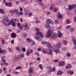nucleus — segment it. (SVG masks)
Wrapping results in <instances>:
<instances>
[{
	"instance_id": "nucleus-21",
	"label": "nucleus",
	"mask_w": 76,
	"mask_h": 76,
	"mask_svg": "<svg viewBox=\"0 0 76 76\" xmlns=\"http://www.w3.org/2000/svg\"><path fill=\"white\" fill-rule=\"evenodd\" d=\"M63 72L62 71H59L57 72V74H58L59 75H61L63 74Z\"/></svg>"
},
{
	"instance_id": "nucleus-56",
	"label": "nucleus",
	"mask_w": 76,
	"mask_h": 76,
	"mask_svg": "<svg viewBox=\"0 0 76 76\" xmlns=\"http://www.w3.org/2000/svg\"><path fill=\"white\" fill-rule=\"evenodd\" d=\"M5 5L6 6H8L9 5V3L7 2H6L5 3Z\"/></svg>"
},
{
	"instance_id": "nucleus-27",
	"label": "nucleus",
	"mask_w": 76,
	"mask_h": 76,
	"mask_svg": "<svg viewBox=\"0 0 76 76\" xmlns=\"http://www.w3.org/2000/svg\"><path fill=\"white\" fill-rule=\"evenodd\" d=\"M54 9V5L53 4H51V7L50 8V10H53Z\"/></svg>"
},
{
	"instance_id": "nucleus-62",
	"label": "nucleus",
	"mask_w": 76,
	"mask_h": 76,
	"mask_svg": "<svg viewBox=\"0 0 76 76\" xmlns=\"http://www.w3.org/2000/svg\"><path fill=\"white\" fill-rule=\"evenodd\" d=\"M58 37H60L61 38V36H60L59 35V34H58Z\"/></svg>"
},
{
	"instance_id": "nucleus-36",
	"label": "nucleus",
	"mask_w": 76,
	"mask_h": 76,
	"mask_svg": "<svg viewBox=\"0 0 76 76\" xmlns=\"http://www.w3.org/2000/svg\"><path fill=\"white\" fill-rule=\"evenodd\" d=\"M71 27V26L69 25V26H68L66 27V29H69Z\"/></svg>"
},
{
	"instance_id": "nucleus-50",
	"label": "nucleus",
	"mask_w": 76,
	"mask_h": 76,
	"mask_svg": "<svg viewBox=\"0 0 76 76\" xmlns=\"http://www.w3.org/2000/svg\"><path fill=\"white\" fill-rule=\"evenodd\" d=\"M13 74H19V72L17 71L14 72H13Z\"/></svg>"
},
{
	"instance_id": "nucleus-63",
	"label": "nucleus",
	"mask_w": 76,
	"mask_h": 76,
	"mask_svg": "<svg viewBox=\"0 0 76 76\" xmlns=\"http://www.w3.org/2000/svg\"><path fill=\"white\" fill-rule=\"evenodd\" d=\"M26 40H27V41H28V42H29V40H30V39H29V38H27V39H26Z\"/></svg>"
},
{
	"instance_id": "nucleus-52",
	"label": "nucleus",
	"mask_w": 76,
	"mask_h": 76,
	"mask_svg": "<svg viewBox=\"0 0 76 76\" xmlns=\"http://www.w3.org/2000/svg\"><path fill=\"white\" fill-rule=\"evenodd\" d=\"M54 11L55 12H57V8H56V7L54 8Z\"/></svg>"
},
{
	"instance_id": "nucleus-25",
	"label": "nucleus",
	"mask_w": 76,
	"mask_h": 76,
	"mask_svg": "<svg viewBox=\"0 0 76 76\" xmlns=\"http://www.w3.org/2000/svg\"><path fill=\"white\" fill-rule=\"evenodd\" d=\"M51 72H52L51 70H48L47 71L46 74L48 75H50V73H51Z\"/></svg>"
},
{
	"instance_id": "nucleus-15",
	"label": "nucleus",
	"mask_w": 76,
	"mask_h": 76,
	"mask_svg": "<svg viewBox=\"0 0 76 76\" xmlns=\"http://www.w3.org/2000/svg\"><path fill=\"white\" fill-rule=\"evenodd\" d=\"M4 64L7 66H9V64L8 63H7V62H4L3 63L1 64V65L2 66H4Z\"/></svg>"
},
{
	"instance_id": "nucleus-5",
	"label": "nucleus",
	"mask_w": 76,
	"mask_h": 76,
	"mask_svg": "<svg viewBox=\"0 0 76 76\" xmlns=\"http://www.w3.org/2000/svg\"><path fill=\"white\" fill-rule=\"evenodd\" d=\"M16 22H14V21L12 20H11L10 22L8 23V26H10V25H11L12 26H14V27H15V26H16Z\"/></svg>"
},
{
	"instance_id": "nucleus-33",
	"label": "nucleus",
	"mask_w": 76,
	"mask_h": 76,
	"mask_svg": "<svg viewBox=\"0 0 76 76\" xmlns=\"http://www.w3.org/2000/svg\"><path fill=\"white\" fill-rule=\"evenodd\" d=\"M6 67H4L3 68V70L4 71V73H6V72H7V71L6 70Z\"/></svg>"
},
{
	"instance_id": "nucleus-42",
	"label": "nucleus",
	"mask_w": 76,
	"mask_h": 76,
	"mask_svg": "<svg viewBox=\"0 0 76 76\" xmlns=\"http://www.w3.org/2000/svg\"><path fill=\"white\" fill-rule=\"evenodd\" d=\"M22 51H23V52H25L26 51V49L25 48H23L22 49Z\"/></svg>"
},
{
	"instance_id": "nucleus-39",
	"label": "nucleus",
	"mask_w": 76,
	"mask_h": 76,
	"mask_svg": "<svg viewBox=\"0 0 76 76\" xmlns=\"http://www.w3.org/2000/svg\"><path fill=\"white\" fill-rule=\"evenodd\" d=\"M56 70V68L54 67L53 69L52 68V69L51 70L52 72H54Z\"/></svg>"
},
{
	"instance_id": "nucleus-32",
	"label": "nucleus",
	"mask_w": 76,
	"mask_h": 76,
	"mask_svg": "<svg viewBox=\"0 0 76 76\" xmlns=\"http://www.w3.org/2000/svg\"><path fill=\"white\" fill-rule=\"evenodd\" d=\"M2 23L3 24H4L5 26H7V24L5 23V22L4 21H3V20H2Z\"/></svg>"
},
{
	"instance_id": "nucleus-30",
	"label": "nucleus",
	"mask_w": 76,
	"mask_h": 76,
	"mask_svg": "<svg viewBox=\"0 0 76 76\" xmlns=\"http://www.w3.org/2000/svg\"><path fill=\"white\" fill-rule=\"evenodd\" d=\"M24 37L25 38H26L28 37V34L26 33L24 34H23Z\"/></svg>"
},
{
	"instance_id": "nucleus-40",
	"label": "nucleus",
	"mask_w": 76,
	"mask_h": 76,
	"mask_svg": "<svg viewBox=\"0 0 76 76\" xmlns=\"http://www.w3.org/2000/svg\"><path fill=\"white\" fill-rule=\"evenodd\" d=\"M16 49L17 50H18V52L20 51V48L19 47H17Z\"/></svg>"
},
{
	"instance_id": "nucleus-24",
	"label": "nucleus",
	"mask_w": 76,
	"mask_h": 76,
	"mask_svg": "<svg viewBox=\"0 0 76 76\" xmlns=\"http://www.w3.org/2000/svg\"><path fill=\"white\" fill-rule=\"evenodd\" d=\"M0 13H2V14H4L5 12L2 9H0Z\"/></svg>"
},
{
	"instance_id": "nucleus-13",
	"label": "nucleus",
	"mask_w": 76,
	"mask_h": 76,
	"mask_svg": "<svg viewBox=\"0 0 76 76\" xmlns=\"http://www.w3.org/2000/svg\"><path fill=\"white\" fill-rule=\"evenodd\" d=\"M47 47H48L49 48H51L53 46L52 45H51V44L50 43V42H48L47 43Z\"/></svg>"
},
{
	"instance_id": "nucleus-3",
	"label": "nucleus",
	"mask_w": 76,
	"mask_h": 76,
	"mask_svg": "<svg viewBox=\"0 0 76 76\" xmlns=\"http://www.w3.org/2000/svg\"><path fill=\"white\" fill-rule=\"evenodd\" d=\"M53 32V28H49L48 29V33L47 34V38H49V37H50L51 35V34H52Z\"/></svg>"
},
{
	"instance_id": "nucleus-28",
	"label": "nucleus",
	"mask_w": 76,
	"mask_h": 76,
	"mask_svg": "<svg viewBox=\"0 0 76 76\" xmlns=\"http://www.w3.org/2000/svg\"><path fill=\"white\" fill-rule=\"evenodd\" d=\"M66 56H67V57H70V56L71 55H70V53H69V52H67L66 53Z\"/></svg>"
},
{
	"instance_id": "nucleus-14",
	"label": "nucleus",
	"mask_w": 76,
	"mask_h": 76,
	"mask_svg": "<svg viewBox=\"0 0 76 76\" xmlns=\"http://www.w3.org/2000/svg\"><path fill=\"white\" fill-rule=\"evenodd\" d=\"M4 56H3L1 58V61L2 62H3L4 63H5L6 62V60L4 59Z\"/></svg>"
},
{
	"instance_id": "nucleus-23",
	"label": "nucleus",
	"mask_w": 76,
	"mask_h": 76,
	"mask_svg": "<svg viewBox=\"0 0 76 76\" xmlns=\"http://www.w3.org/2000/svg\"><path fill=\"white\" fill-rule=\"evenodd\" d=\"M34 19H35V20H36V23H38L39 22V20L37 18L35 17L34 18Z\"/></svg>"
},
{
	"instance_id": "nucleus-51",
	"label": "nucleus",
	"mask_w": 76,
	"mask_h": 76,
	"mask_svg": "<svg viewBox=\"0 0 76 76\" xmlns=\"http://www.w3.org/2000/svg\"><path fill=\"white\" fill-rule=\"evenodd\" d=\"M28 13V11H26V12L25 13V15H27Z\"/></svg>"
},
{
	"instance_id": "nucleus-45",
	"label": "nucleus",
	"mask_w": 76,
	"mask_h": 76,
	"mask_svg": "<svg viewBox=\"0 0 76 76\" xmlns=\"http://www.w3.org/2000/svg\"><path fill=\"white\" fill-rule=\"evenodd\" d=\"M21 68H22V67H21V66H19L17 67L15 69V70H18V69H21Z\"/></svg>"
},
{
	"instance_id": "nucleus-8",
	"label": "nucleus",
	"mask_w": 76,
	"mask_h": 76,
	"mask_svg": "<svg viewBox=\"0 0 76 76\" xmlns=\"http://www.w3.org/2000/svg\"><path fill=\"white\" fill-rule=\"evenodd\" d=\"M46 22L48 24H52L53 23V20L51 19H48L46 21Z\"/></svg>"
},
{
	"instance_id": "nucleus-37",
	"label": "nucleus",
	"mask_w": 76,
	"mask_h": 76,
	"mask_svg": "<svg viewBox=\"0 0 76 76\" xmlns=\"http://www.w3.org/2000/svg\"><path fill=\"white\" fill-rule=\"evenodd\" d=\"M18 15H21V16H22V15H23V13L22 12L20 11L18 13Z\"/></svg>"
},
{
	"instance_id": "nucleus-57",
	"label": "nucleus",
	"mask_w": 76,
	"mask_h": 76,
	"mask_svg": "<svg viewBox=\"0 0 76 76\" xmlns=\"http://www.w3.org/2000/svg\"><path fill=\"white\" fill-rule=\"evenodd\" d=\"M29 66H31V65H33V63L32 62L30 63H29Z\"/></svg>"
},
{
	"instance_id": "nucleus-55",
	"label": "nucleus",
	"mask_w": 76,
	"mask_h": 76,
	"mask_svg": "<svg viewBox=\"0 0 76 76\" xmlns=\"http://www.w3.org/2000/svg\"><path fill=\"white\" fill-rule=\"evenodd\" d=\"M37 50L39 51H40L41 50V48H38Z\"/></svg>"
},
{
	"instance_id": "nucleus-22",
	"label": "nucleus",
	"mask_w": 76,
	"mask_h": 76,
	"mask_svg": "<svg viewBox=\"0 0 76 76\" xmlns=\"http://www.w3.org/2000/svg\"><path fill=\"white\" fill-rule=\"evenodd\" d=\"M28 72L29 73H30V74H32V73H33V72L34 71H33V70H32V69H29L28 70Z\"/></svg>"
},
{
	"instance_id": "nucleus-53",
	"label": "nucleus",
	"mask_w": 76,
	"mask_h": 76,
	"mask_svg": "<svg viewBox=\"0 0 76 76\" xmlns=\"http://www.w3.org/2000/svg\"><path fill=\"white\" fill-rule=\"evenodd\" d=\"M20 25H21V24L20 23H18L17 25V26H20Z\"/></svg>"
},
{
	"instance_id": "nucleus-16",
	"label": "nucleus",
	"mask_w": 76,
	"mask_h": 76,
	"mask_svg": "<svg viewBox=\"0 0 76 76\" xmlns=\"http://www.w3.org/2000/svg\"><path fill=\"white\" fill-rule=\"evenodd\" d=\"M30 54H31L30 50H27L26 52V54L27 56H29V55H30Z\"/></svg>"
},
{
	"instance_id": "nucleus-20",
	"label": "nucleus",
	"mask_w": 76,
	"mask_h": 76,
	"mask_svg": "<svg viewBox=\"0 0 76 76\" xmlns=\"http://www.w3.org/2000/svg\"><path fill=\"white\" fill-rule=\"evenodd\" d=\"M73 43L75 45V46L73 48L74 50H76V41H73Z\"/></svg>"
},
{
	"instance_id": "nucleus-1",
	"label": "nucleus",
	"mask_w": 76,
	"mask_h": 76,
	"mask_svg": "<svg viewBox=\"0 0 76 76\" xmlns=\"http://www.w3.org/2000/svg\"><path fill=\"white\" fill-rule=\"evenodd\" d=\"M34 31L37 32L36 33V35H34V38L38 41H40V37L43 38L44 37L42 34L41 32H39V29L38 28H34Z\"/></svg>"
},
{
	"instance_id": "nucleus-48",
	"label": "nucleus",
	"mask_w": 76,
	"mask_h": 76,
	"mask_svg": "<svg viewBox=\"0 0 76 76\" xmlns=\"http://www.w3.org/2000/svg\"><path fill=\"white\" fill-rule=\"evenodd\" d=\"M66 22H67V24H68L69 23H70V20H68L66 21Z\"/></svg>"
},
{
	"instance_id": "nucleus-46",
	"label": "nucleus",
	"mask_w": 76,
	"mask_h": 76,
	"mask_svg": "<svg viewBox=\"0 0 76 76\" xmlns=\"http://www.w3.org/2000/svg\"><path fill=\"white\" fill-rule=\"evenodd\" d=\"M39 67L42 70L43 69V68L42 67V65L41 64H40L39 66Z\"/></svg>"
},
{
	"instance_id": "nucleus-18",
	"label": "nucleus",
	"mask_w": 76,
	"mask_h": 76,
	"mask_svg": "<svg viewBox=\"0 0 76 76\" xmlns=\"http://www.w3.org/2000/svg\"><path fill=\"white\" fill-rule=\"evenodd\" d=\"M0 52L2 54H5V53H6V50H1V49L0 51Z\"/></svg>"
},
{
	"instance_id": "nucleus-35",
	"label": "nucleus",
	"mask_w": 76,
	"mask_h": 76,
	"mask_svg": "<svg viewBox=\"0 0 76 76\" xmlns=\"http://www.w3.org/2000/svg\"><path fill=\"white\" fill-rule=\"evenodd\" d=\"M2 44V45H4V44H5V41L4 40H2L1 41Z\"/></svg>"
},
{
	"instance_id": "nucleus-7",
	"label": "nucleus",
	"mask_w": 76,
	"mask_h": 76,
	"mask_svg": "<svg viewBox=\"0 0 76 76\" xmlns=\"http://www.w3.org/2000/svg\"><path fill=\"white\" fill-rule=\"evenodd\" d=\"M61 45H62V43H61V42H58L56 45V48H60L61 46Z\"/></svg>"
},
{
	"instance_id": "nucleus-61",
	"label": "nucleus",
	"mask_w": 76,
	"mask_h": 76,
	"mask_svg": "<svg viewBox=\"0 0 76 76\" xmlns=\"http://www.w3.org/2000/svg\"><path fill=\"white\" fill-rule=\"evenodd\" d=\"M58 22V21L57 20H56L55 21V23L56 24H57Z\"/></svg>"
},
{
	"instance_id": "nucleus-54",
	"label": "nucleus",
	"mask_w": 76,
	"mask_h": 76,
	"mask_svg": "<svg viewBox=\"0 0 76 76\" xmlns=\"http://www.w3.org/2000/svg\"><path fill=\"white\" fill-rule=\"evenodd\" d=\"M24 55H23V54H22L21 55V57L22 58H23V57H24Z\"/></svg>"
},
{
	"instance_id": "nucleus-31",
	"label": "nucleus",
	"mask_w": 76,
	"mask_h": 76,
	"mask_svg": "<svg viewBox=\"0 0 76 76\" xmlns=\"http://www.w3.org/2000/svg\"><path fill=\"white\" fill-rule=\"evenodd\" d=\"M8 6H9V7H11L12 6V2L8 3Z\"/></svg>"
},
{
	"instance_id": "nucleus-44",
	"label": "nucleus",
	"mask_w": 76,
	"mask_h": 76,
	"mask_svg": "<svg viewBox=\"0 0 76 76\" xmlns=\"http://www.w3.org/2000/svg\"><path fill=\"white\" fill-rule=\"evenodd\" d=\"M74 30H75L74 28H72L70 29V32H73V31H74Z\"/></svg>"
},
{
	"instance_id": "nucleus-19",
	"label": "nucleus",
	"mask_w": 76,
	"mask_h": 76,
	"mask_svg": "<svg viewBox=\"0 0 76 76\" xmlns=\"http://www.w3.org/2000/svg\"><path fill=\"white\" fill-rule=\"evenodd\" d=\"M72 9H73L72 5H70L68 6V10H72Z\"/></svg>"
},
{
	"instance_id": "nucleus-47",
	"label": "nucleus",
	"mask_w": 76,
	"mask_h": 76,
	"mask_svg": "<svg viewBox=\"0 0 76 76\" xmlns=\"http://www.w3.org/2000/svg\"><path fill=\"white\" fill-rule=\"evenodd\" d=\"M39 3H42V0H36Z\"/></svg>"
},
{
	"instance_id": "nucleus-10",
	"label": "nucleus",
	"mask_w": 76,
	"mask_h": 76,
	"mask_svg": "<svg viewBox=\"0 0 76 76\" xmlns=\"http://www.w3.org/2000/svg\"><path fill=\"white\" fill-rule=\"evenodd\" d=\"M51 38L52 39H54L57 38V34H52L51 36Z\"/></svg>"
},
{
	"instance_id": "nucleus-49",
	"label": "nucleus",
	"mask_w": 76,
	"mask_h": 76,
	"mask_svg": "<svg viewBox=\"0 0 76 76\" xmlns=\"http://www.w3.org/2000/svg\"><path fill=\"white\" fill-rule=\"evenodd\" d=\"M40 6H44V4L42 3H40L39 4Z\"/></svg>"
},
{
	"instance_id": "nucleus-43",
	"label": "nucleus",
	"mask_w": 76,
	"mask_h": 76,
	"mask_svg": "<svg viewBox=\"0 0 76 76\" xmlns=\"http://www.w3.org/2000/svg\"><path fill=\"white\" fill-rule=\"evenodd\" d=\"M50 26L48 25H46V28H47V29H48V28H50Z\"/></svg>"
},
{
	"instance_id": "nucleus-29",
	"label": "nucleus",
	"mask_w": 76,
	"mask_h": 76,
	"mask_svg": "<svg viewBox=\"0 0 76 76\" xmlns=\"http://www.w3.org/2000/svg\"><path fill=\"white\" fill-rule=\"evenodd\" d=\"M73 9H75L76 7V4H74L73 5H72Z\"/></svg>"
},
{
	"instance_id": "nucleus-34",
	"label": "nucleus",
	"mask_w": 76,
	"mask_h": 76,
	"mask_svg": "<svg viewBox=\"0 0 76 76\" xmlns=\"http://www.w3.org/2000/svg\"><path fill=\"white\" fill-rule=\"evenodd\" d=\"M67 66L68 69H70L72 68V65L70 64H68Z\"/></svg>"
},
{
	"instance_id": "nucleus-2",
	"label": "nucleus",
	"mask_w": 76,
	"mask_h": 76,
	"mask_svg": "<svg viewBox=\"0 0 76 76\" xmlns=\"http://www.w3.org/2000/svg\"><path fill=\"white\" fill-rule=\"evenodd\" d=\"M42 52L43 53H47L48 55H51V56H53V53H52V51L50 49H43L42 50Z\"/></svg>"
},
{
	"instance_id": "nucleus-38",
	"label": "nucleus",
	"mask_w": 76,
	"mask_h": 76,
	"mask_svg": "<svg viewBox=\"0 0 76 76\" xmlns=\"http://www.w3.org/2000/svg\"><path fill=\"white\" fill-rule=\"evenodd\" d=\"M63 43L65 45L66 44H67V41L66 40H64L63 41Z\"/></svg>"
},
{
	"instance_id": "nucleus-12",
	"label": "nucleus",
	"mask_w": 76,
	"mask_h": 76,
	"mask_svg": "<svg viewBox=\"0 0 76 76\" xmlns=\"http://www.w3.org/2000/svg\"><path fill=\"white\" fill-rule=\"evenodd\" d=\"M58 65L59 66H63L64 65V62L63 61H60Z\"/></svg>"
},
{
	"instance_id": "nucleus-58",
	"label": "nucleus",
	"mask_w": 76,
	"mask_h": 76,
	"mask_svg": "<svg viewBox=\"0 0 76 76\" xmlns=\"http://www.w3.org/2000/svg\"><path fill=\"white\" fill-rule=\"evenodd\" d=\"M53 61L54 62H58V60L57 59H55Z\"/></svg>"
},
{
	"instance_id": "nucleus-11",
	"label": "nucleus",
	"mask_w": 76,
	"mask_h": 76,
	"mask_svg": "<svg viewBox=\"0 0 76 76\" xmlns=\"http://www.w3.org/2000/svg\"><path fill=\"white\" fill-rule=\"evenodd\" d=\"M16 34H15L14 32H13L12 33L11 37L12 38H16Z\"/></svg>"
},
{
	"instance_id": "nucleus-6",
	"label": "nucleus",
	"mask_w": 76,
	"mask_h": 76,
	"mask_svg": "<svg viewBox=\"0 0 76 76\" xmlns=\"http://www.w3.org/2000/svg\"><path fill=\"white\" fill-rule=\"evenodd\" d=\"M4 20L6 23H8L10 21L9 19V18L8 17H7L6 16H4Z\"/></svg>"
},
{
	"instance_id": "nucleus-4",
	"label": "nucleus",
	"mask_w": 76,
	"mask_h": 76,
	"mask_svg": "<svg viewBox=\"0 0 76 76\" xmlns=\"http://www.w3.org/2000/svg\"><path fill=\"white\" fill-rule=\"evenodd\" d=\"M57 17L58 21H59V22H61L63 20V16H62L61 14L60 13V12H58V15H57Z\"/></svg>"
},
{
	"instance_id": "nucleus-64",
	"label": "nucleus",
	"mask_w": 76,
	"mask_h": 76,
	"mask_svg": "<svg viewBox=\"0 0 76 76\" xmlns=\"http://www.w3.org/2000/svg\"><path fill=\"white\" fill-rule=\"evenodd\" d=\"M74 20L75 21V22H76V17H75L74 18Z\"/></svg>"
},
{
	"instance_id": "nucleus-9",
	"label": "nucleus",
	"mask_w": 76,
	"mask_h": 76,
	"mask_svg": "<svg viewBox=\"0 0 76 76\" xmlns=\"http://www.w3.org/2000/svg\"><path fill=\"white\" fill-rule=\"evenodd\" d=\"M10 12L12 13H18V12H19V11H18V9H15L13 11V10H11L10 11Z\"/></svg>"
},
{
	"instance_id": "nucleus-41",
	"label": "nucleus",
	"mask_w": 76,
	"mask_h": 76,
	"mask_svg": "<svg viewBox=\"0 0 76 76\" xmlns=\"http://www.w3.org/2000/svg\"><path fill=\"white\" fill-rule=\"evenodd\" d=\"M8 49L9 50V51L11 52V53H13V50L12 49L9 48Z\"/></svg>"
},
{
	"instance_id": "nucleus-60",
	"label": "nucleus",
	"mask_w": 76,
	"mask_h": 76,
	"mask_svg": "<svg viewBox=\"0 0 76 76\" xmlns=\"http://www.w3.org/2000/svg\"><path fill=\"white\" fill-rule=\"evenodd\" d=\"M11 44H14V40H11Z\"/></svg>"
},
{
	"instance_id": "nucleus-26",
	"label": "nucleus",
	"mask_w": 76,
	"mask_h": 76,
	"mask_svg": "<svg viewBox=\"0 0 76 76\" xmlns=\"http://www.w3.org/2000/svg\"><path fill=\"white\" fill-rule=\"evenodd\" d=\"M55 52L56 54H58V53H59L60 52V51H59V50L58 49H56L55 50Z\"/></svg>"
},
{
	"instance_id": "nucleus-59",
	"label": "nucleus",
	"mask_w": 76,
	"mask_h": 76,
	"mask_svg": "<svg viewBox=\"0 0 76 76\" xmlns=\"http://www.w3.org/2000/svg\"><path fill=\"white\" fill-rule=\"evenodd\" d=\"M62 50L64 51H65L66 50V48L64 47L62 48Z\"/></svg>"
},
{
	"instance_id": "nucleus-17",
	"label": "nucleus",
	"mask_w": 76,
	"mask_h": 76,
	"mask_svg": "<svg viewBox=\"0 0 76 76\" xmlns=\"http://www.w3.org/2000/svg\"><path fill=\"white\" fill-rule=\"evenodd\" d=\"M68 74H70V75H73V70H69L67 72Z\"/></svg>"
}]
</instances>
